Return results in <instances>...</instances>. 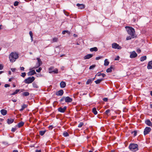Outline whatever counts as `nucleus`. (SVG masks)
<instances>
[{
	"mask_svg": "<svg viewBox=\"0 0 152 152\" xmlns=\"http://www.w3.org/2000/svg\"><path fill=\"white\" fill-rule=\"evenodd\" d=\"M83 123L82 122H80V124L78 125V127L79 128L81 127L83 125Z\"/></svg>",
	"mask_w": 152,
	"mask_h": 152,
	"instance_id": "nucleus-41",
	"label": "nucleus"
},
{
	"mask_svg": "<svg viewBox=\"0 0 152 152\" xmlns=\"http://www.w3.org/2000/svg\"><path fill=\"white\" fill-rule=\"evenodd\" d=\"M147 68L148 69H151L152 68V60L148 62Z\"/></svg>",
	"mask_w": 152,
	"mask_h": 152,
	"instance_id": "nucleus-13",
	"label": "nucleus"
},
{
	"mask_svg": "<svg viewBox=\"0 0 152 152\" xmlns=\"http://www.w3.org/2000/svg\"><path fill=\"white\" fill-rule=\"evenodd\" d=\"M135 36H129L127 37L126 38V40H129L130 39H132V38H134Z\"/></svg>",
	"mask_w": 152,
	"mask_h": 152,
	"instance_id": "nucleus-26",
	"label": "nucleus"
},
{
	"mask_svg": "<svg viewBox=\"0 0 152 152\" xmlns=\"http://www.w3.org/2000/svg\"><path fill=\"white\" fill-rule=\"evenodd\" d=\"M119 57L118 56L115 58V60H119Z\"/></svg>",
	"mask_w": 152,
	"mask_h": 152,
	"instance_id": "nucleus-50",
	"label": "nucleus"
},
{
	"mask_svg": "<svg viewBox=\"0 0 152 152\" xmlns=\"http://www.w3.org/2000/svg\"><path fill=\"white\" fill-rule=\"evenodd\" d=\"M20 70L21 71H24V68L23 67H20Z\"/></svg>",
	"mask_w": 152,
	"mask_h": 152,
	"instance_id": "nucleus-56",
	"label": "nucleus"
},
{
	"mask_svg": "<svg viewBox=\"0 0 152 152\" xmlns=\"http://www.w3.org/2000/svg\"><path fill=\"white\" fill-rule=\"evenodd\" d=\"M126 28L129 34L132 36H134L135 30L133 28L129 26H126Z\"/></svg>",
	"mask_w": 152,
	"mask_h": 152,
	"instance_id": "nucleus-3",
	"label": "nucleus"
},
{
	"mask_svg": "<svg viewBox=\"0 0 152 152\" xmlns=\"http://www.w3.org/2000/svg\"><path fill=\"white\" fill-rule=\"evenodd\" d=\"M64 14L67 16L69 15V13L67 12H66L64 10Z\"/></svg>",
	"mask_w": 152,
	"mask_h": 152,
	"instance_id": "nucleus-46",
	"label": "nucleus"
},
{
	"mask_svg": "<svg viewBox=\"0 0 152 152\" xmlns=\"http://www.w3.org/2000/svg\"><path fill=\"white\" fill-rule=\"evenodd\" d=\"M112 48L115 49H117L120 50L122 48L120 45L115 43H113L112 45Z\"/></svg>",
	"mask_w": 152,
	"mask_h": 152,
	"instance_id": "nucleus-5",
	"label": "nucleus"
},
{
	"mask_svg": "<svg viewBox=\"0 0 152 152\" xmlns=\"http://www.w3.org/2000/svg\"><path fill=\"white\" fill-rule=\"evenodd\" d=\"M96 75L98 76H102L103 77H104L106 75L104 74V73H99V74L98 73V74H97Z\"/></svg>",
	"mask_w": 152,
	"mask_h": 152,
	"instance_id": "nucleus-37",
	"label": "nucleus"
},
{
	"mask_svg": "<svg viewBox=\"0 0 152 152\" xmlns=\"http://www.w3.org/2000/svg\"><path fill=\"white\" fill-rule=\"evenodd\" d=\"M92 81L91 80V78L88 79L86 82V84L87 85H88L90 83H91L92 82Z\"/></svg>",
	"mask_w": 152,
	"mask_h": 152,
	"instance_id": "nucleus-29",
	"label": "nucleus"
},
{
	"mask_svg": "<svg viewBox=\"0 0 152 152\" xmlns=\"http://www.w3.org/2000/svg\"><path fill=\"white\" fill-rule=\"evenodd\" d=\"M112 69H114V68H113V66H111L110 68H108L106 70V72L107 73L111 72L112 71Z\"/></svg>",
	"mask_w": 152,
	"mask_h": 152,
	"instance_id": "nucleus-18",
	"label": "nucleus"
},
{
	"mask_svg": "<svg viewBox=\"0 0 152 152\" xmlns=\"http://www.w3.org/2000/svg\"><path fill=\"white\" fill-rule=\"evenodd\" d=\"M53 73L54 74H57L58 73V69H56L52 71V73Z\"/></svg>",
	"mask_w": 152,
	"mask_h": 152,
	"instance_id": "nucleus-39",
	"label": "nucleus"
},
{
	"mask_svg": "<svg viewBox=\"0 0 152 152\" xmlns=\"http://www.w3.org/2000/svg\"><path fill=\"white\" fill-rule=\"evenodd\" d=\"M129 149L133 152H135L138 150V145L137 144H130L129 146Z\"/></svg>",
	"mask_w": 152,
	"mask_h": 152,
	"instance_id": "nucleus-2",
	"label": "nucleus"
},
{
	"mask_svg": "<svg viewBox=\"0 0 152 152\" xmlns=\"http://www.w3.org/2000/svg\"><path fill=\"white\" fill-rule=\"evenodd\" d=\"M32 85L34 88H38L39 87L34 82L33 83Z\"/></svg>",
	"mask_w": 152,
	"mask_h": 152,
	"instance_id": "nucleus-31",
	"label": "nucleus"
},
{
	"mask_svg": "<svg viewBox=\"0 0 152 152\" xmlns=\"http://www.w3.org/2000/svg\"><path fill=\"white\" fill-rule=\"evenodd\" d=\"M65 101L66 102H70L72 101V99L69 96H67L65 98Z\"/></svg>",
	"mask_w": 152,
	"mask_h": 152,
	"instance_id": "nucleus-10",
	"label": "nucleus"
},
{
	"mask_svg": "<svg viewBox=\"0 0 152 152\" xmlns=\"http://www.w3.org/2000/svg\"><path fill=\"white\" fill-rule=\"evenodd\" d=\"M4 86L5 88H7V87H10V86L9 84H5Z\"/></svg>",
	"mask_w": 152,
	"mask_h": 152,
	"instance_id": "nucleus-52",
	"label": "nucleus"
},
{
	"mask_svg": "<svg viewBox=\"0 0 152 152\" xmlns=\"http://www.w3.org/2000/svg\"><path fill=\"white\" fill-rule=\"evenodd\" d=\"M0 112L2 115H5L7 114V111L6 110L3 109L1 110Z\"/></svg>",
	"mask_w": 152,
	"mask_h": 152,
	"instance_id": "nucleus-14",
	"label": "nucleus"
},
{
	"mask_svg": "<svg viewBox=\"0 0 152 152\" xmlns=\"http://www.w3.org/2000/svg\"><path fill=\"white\" fill-rule=\"evenodd\" d=\"M24 122H20L18 124L17 126L18 128H20L22 126L24 125Z\"/></svg>",
	"mask_w": 152,
	"mask_h": 152,
	"instance_id": "nucleus-23",
	"label": "nucleus"
},
{
	"mask_svg": "<svg viewBox=\"0 0 152 152\" xmlns=\"http://www.w3.org/2000/svg\"><path fill=\"white\" fill-rule=\"evenodd\" d=\"M63 134V135L64 137H67L69 135L68 133L66 132H64Z\"/></svg>",
	"mask_w": 152,
	"mask_h": 152,
	"instance_id": "nucleus-40",
	"label": "nucleus"
},
{
	"mask_svg": "<svg viewBox=\"0 0 152 152\" xmlns=\"http://www.w3.org/2000/svg\"><path fill=\"white\" fill-rule=\"evenodd\" d=\"M137 53H140L141 52V50L140 49H138L137 50Z\"/></svg>",
	"mask_w": 152,
	"mask_h": 152,
	"instance_id": "nucleus-58",
	"label": "nucleus"
},
{
	"mask_svg": "<svg viewBox=\"0 0 152 152\" xmlns=\"http://www.w3.org/2000/svg\"><path fill=\"white\" fill-rule=\"evenodd\" d=\"M29 34L30 37H33V33L31 31H30L29 32Z\"/></svg>",
	"mask_w": 152,
	"mask_h": 152,
	"instance_id": "nucleus-51",
	"label": "nucleus"
},
{
	"mask_svg": "<svg viewBox=\"0 0 152 152\" xmlns=\"http://www.w3.org/2000/svg\"><path fill=\"white\" fill-rule=\"evenodd\" d=\"M93 56V55L92 54H88L84 57V59H89L92 57Z\"/></svg>",
	"mask_w": 152,
	"mask_h": 152,
	"instance_id": "nucleus-9",
	"label": "nucleus"
},
{
	"mask_svg": "<svg viewBox=\"0 0 152 152\" xmlns=\"http://www.w3.org/2000/svg\"><path fill=\"white\" fill-rule=\"evenodd\" d=\"M92 112L95 115H96L97 114V112L96 110V108L95 107H94L93 109Z\"/></svg>",
	"mask_w": 152,
	"mask_h": 152,
	"instance_id": "nucleus-25",
	"label": "nucleus"
},
{
	"mask_svg": "<svg viewBox=\"0 0 152 152\" xmlns=\"http://www.w3.org/2000/svg\"><path fill=\"white\" fill-rule=\"evenodd\" d=\"M26 75V73L25 72H23L21 73V75H20V76L23 77H24Z\"/></svg>",
	"mask_w": 152,
	"mask_h": 152,
	"instance_id": "nucleus-43",
	"label": "nucleus"
},
{
	"mask_svg": "<svg viewBox=\"0 0 152 152\" xmlns=\"http://www.w3.org/2000/svg\"><path fill=\"white\" fill-rule=\"evenodd\" d=\"M42 69V68L41 67H39L38 69H36V71L37 72H39Z\"/></svg>",
	"mask_w": 152,
	"mask_h": 152,
	"instance_id": "nucleus-42",
	"label": "nucleus"
},
{
	"mask_svg": "<svg viewBox=\"0 0 152 152\" xmlns=\"http://www.w3.org/2000/svg\"><path fill=\"white\" fill-rule=\"evenodd\" d=\"M102 57L101 56H99V57H96V60H99V59H100Z\"/></svg>",
	"mask_w": 152,
	"mask_h": 152,
	"instance_id": "nucleus-53",
	"label": "nucleus"
},
{
	"mask_svg": "<svg viewBox=\"0 0 152 152\" xmlns=\"http://www.w3.org/2000/svg\"><path fill=\"white\" fill-rule=\"evenodd\" d=\"M66 33H67L68 35H69L70 34V32L68 30H64L62 32V34H64Z\"/></svg>",
	"mask_w": 152,
	"mask_h": 152,
	"instance_id": "nucleus-28",
	"label": "nucleus"
},
{
	"mask_svg": "<svg viewBox=\"0 0 152 152\" xmlns=\"http://www.w3.org/2000/svg\"><path fill=\"white\" fill-rule=\"evenodd\" d=\"M18 3H19V2L18 1H15V2L14 4V5L15 6H17L18 5Z\"/></svg>",
	"mask_w": 152,
	"mask_h": 152,
	"instance_id": "nucleus-44",
	"label": "nucleus"
},
{
	"mask_svg": "<svg viewBox=\"0 0 152 152\" xmlns=\"http://www.w3.org/2000/svg\"><path fill=\"white\" fill-rule=\"evenodd\" d=\"M145 123L149 126H152V123L149 120H147L145 121Z\"/></svg>",
	"mask_w": 152,
	"mask_h": 152,
	"instance_id": "nucleus-15",
	"label": "nucleus"
},
{
	"mask_svg": "<svg viewBox=\"0 0 152 152\" xmlns=\"http://www.w3.org/2000/svg\"><path fill=\"white\" fill-rule=\"evenodd\" d=\"M11 70L12 72H15L16 70L15 68H11Z\"/></svg>",
	"mask_w": 152,
	"mask_h": 152,
	"instance_id": "nucleus-57",
	"label": "nucleus"
},
{
	"mask_svg": "<svg viewBox=\"0 0 152 152\" xmlns=\"http://www.w3.org/2000/svg\"><path fill=\"white\" fill-rule=\"evenodd\" d=\"M147 58V57L146 56H144L142 57H141L140 59V61H144V60H146Z\"/></svg>",
	"mask_w": 152,
	"mask_h": 152,
	"instance_id": "nucleus-24",
	"label": "nucleus"
},
{
	"mask_svg": "<svg viewBox=\"0 0 152 152\" xmlns=\"http://www.w3.org/2000/svg\"><path fill=\"white\" fill-rule=\"evenodd\" d=\"M16 130V128H12V129L11 131L12 132H14Z\"/></svg>",
	"mask_w": 152,
	"mask_h": 152,
	"instance_id": "nucleus-47",
	"label": "nucleus"
},
{
	"mask_svg": "<svg viewBox=\"0 0 152 152\" xmlns=\"http://www.w3.org/2000/svg\"><path fill=\"white\" fill-rule=\"evenodd\" d=\"M96 66L95 65H91L90 66L89 69H93V68H94Z\"/></svg>",
	"mask_w": 152,
	"mask_h": 152,
	"instance_id": "nucleus-45",
	"label": "nucleus"
},
{
	"mask_svg": "<svg viewBox=\"0 0 152 152\" xmlns=\"http://www.w3.org/2000/svg\"><path fill=\"white\" fill-rule=\"evenodd\" d=\"M67 107L66 106L59 107L58 108V110L62 113H64L66 110Z\"/></svg>",
	"mask_w": 152,
	"mask_h": 152,
	"instance_id": "nucleus-6",
	"label": "nucleus"
},
{
	"mask_svg": "<svg viewBox=\"0 0 152 152\" xmlns=\"http://www.w3.org/2000/svg\"><path fill=\"white\" fill-rule=\"evenodd\" d=\"M58 40V38L54 37L53 39L52 42H57Z\"/></svg>",
	"mask_w": 152,
	"mask_h": 152,
	"instance_id": "nucleus-32",
	"label": "nucleus"
},
{
	"mask_svg": "<svg viewBox=\"0 0 152 152\" xmlns=\"http://www.w3.org/2000/svg\"><path fill=\"white\" fill-rule=\"evenodd\" d=\"M66 83L64 81L61 82L60 83V87L62 88H64L66 86Z\"/></svg>",
	"mask_w": 152,
	"mask_h": 152,
	"instance_id": "nucleus-16",
	"label": "nucleus"
},
{
	"mask_svg": "<svg viewBox=\"0 0 152 152\" xmlns=\"http://www.w3.org/2000/svg\"><path fill=\"white\" fill-rule=\"evenodd\" d=\"M46 132V130L44 131H40L39 132V134L41 136L43 135Z\"/></svg>",
	"mask_w": 152,
	"mask_h": 152,
	"instance_id": "nucleus-35",
	"label": "nucleus"
},
{
	"mask_svg": "<svg viewBox=\"0 0 152 152\" xmlns=\"http://www.w3.org/2000/svg\"><path fill=\"white\" fill-rule=\"evenodd\" d=\"M151 129L150 127H146L145 129L144 132V134L146 135L147 134H148L149 132L151 131Z\"/></svg>",
	"mask_w": 152,
	"mask_h": 152,
	"instance_id": "nucleus-7",
	"label": "nucleus"
},
{
	"mask_svg": "<svg viewBox=\"0 0 152 152\" xmlns=\"http://www.w3.org/2000/svg\"><path fill=\"white\" fill-rule=\"evenodd\" d=\"M41 65L37 63L35 66L33 68V69H36L39 67Z\"/></svg>",
	"mask_w": 152,
	"mask_h": 152,
	"instance_id": "nucleus-36",
	"label": "nucleus"
},
{
	"mask_svg": "<svg viewBox=\"0 0 152 152\" xmlns=\"http://www.w3.org/2000/svg\"><path fill=\"white\" fill-rule=\"evenodd\" d=\"M53 128V127L52 125L48 127V128H49V129H52Z\"/></svg>",
	"mask_w": 152,
	"mask_h": 152,
	"instance_id": "nucleus-54",
	"label": "nucleus"
},
{
	"mask_svg": "<svg viewBox=\"0 0 152 152\" xmlns=\"http://www.w3.org/2000/svg\"><path fill=\"white\" fill-rule=\"evenodd\" d=\"M109 62L107 61V59L105 60L104 64V65L105 66H108L109 65Z\"/></svg>",
	"mask_w": 152,
	"mask_h": 152,
	"instance_id": "nucleus-27",
	"label": "nucleus"
},
{
	"mask_svg": "<svg viewBox=\"0 0 152 152\" xmlns=\"http://www.w3.org/2000/svg\"><path fill=\"white\" fill-rule=\"evenodd\" d=\"M104 79H99L95 81V82L96 84L99 83L101 81L104 80Z\"/></svg>",
	"mask_w": 152,
	"mask_h": 152,
	"instance_id": "nucleus-21",
	"label": "nucleus"
},
{
	"mask_svg": "<svg viewBox=\"0 0 152 152\" xmlns=\"http://www.w3.org/2000/svg\"><path fill=\"white\" fill-rule=\"evenodd\" d=\"M36 152H41V151L40 150H36Z\"/></svg>",
	"mask_w": 152,
	"mask_h": 152,
	"instance_id": "nucleus-60",
	"label": "nucleus"
},
{
	"mask_svg": "<svg viewBox=\"0 0 152 152\" xmlns=\"http://www.w3.org/2000/svg\"><path fill=\"white\" fill-rule=\"evenodd\" d=\"M29 95V93L28 92H23V95L25 96H28Z\"/></svg>",
	"mask_w": 152,
	"mask_h": 152,
	"instance_id": "nucleus-34",
	"label": "nucleus"
},
{
	"mask_svg": "<svg viewBox=\"0 0 152 152\" xmlns=\"http://www.w3.org/2000/svg\"><path fill=\"white\" fill-rule=\"evenodd\" d=\"M4 120V119L2 118H0V122Z\"/></svg>",
	"mask_w": 152,
	"mask_h": 152,
	"instance_id": "nucleus-62",
	"label": "nucleus"
},
{
	"mask_svg": "<svg viewBox=\"0 0 152 152\" xmlns=\"http://www.w3.org/2000/svg\"><path fill=\"white\" fill-rule=\"evenodd\" d=\"M53 67H51L49 68L48 69L49 71V73H52V71H53Z\"/></svg>",
	"mask_w": 152,
	"mask_h": 152,
	"instance_id": "nucleus-38",
	"label": "nucleus"
},
{
	"mask_svg": "<svg viewBox=\"0 0 152 152\" xmlns=\"http://www.w3.org/2000/svg\"><path fill=\"white\" fill-rule=\"evenodd\" d=\"M35 80V77L32 76L31 77H28L27 78L25 79L24 82L25 83L27 84H29L32 83Z\"/></svg>",
	"mask_w": 152,
	"mask_h": 152,
	"instance_id": "nucleus-4",
	"label": "nucleus"
},
{
	"mask_svg": "<svg viewBox=\"0 0 152 152\" xmlns=\"http://www.w3.org/2000/svg\"><path fill=\"white\" fill-rule=\"evenodd\" d=\"M20 91V92H22L23 91H22L21 90H20V89H17L12 93L11 94V95H15L17 94L18 92H19Z\"/></svg>",
	"mask_w": 152,
	"mask_h": 152,
	"instance_id": "nucleus-20",
	"label": "nucleus"
},
{
	"mask_svg": "<svg viewBox=\"0 0 152 152\" xmlns=\"http://www.w3.org/2000/svg\"><path fill=\"white\" fill-rule=\"evenodd\" d=\"M150 94L151 96H152V91H150Z\"/></svg>",
	"mask_w": 152,
	"mask_h": 152,
	"instance_id": "nucleus-63",
	"label": "nucleus"
},
{
	"mask_svg": "<svg viewBox=\"0 0 152 152\" xmlns=\"http://www.w3.org/2000/svg\"><path fill=\"white\" fill-rule=\"evenodd\" d=\"M14 121V119L8 118L7 120V123L8 124H10L12 123Z\"/></svg>",
	"mask_w": 152,
	"mask_h": 152,
	"instance_id": "nucleus-19",
	"label": "nucleus"
},
{
	"mask_svg": "<svg viewBox=\"0 0 152 152\" xmlns=\"http://www.w3.org/2000/svg\"><path fill=\"white\" fill-rule=\"evenodd\" d=\"M64 93V91L62 90H61L56 92V95L57 96H62Z\"/></svg>",
	"mask_w": 152,
	"mask_h": 152,
	"instance_id": "nucleus-11",
	"label": "nucleus"
},
{
	"mask_svg": "<svg viewBox=\"0 0 152 152\" xmlns=\"http://www.w3.org/2000/svg\"><path fill=\"white\" fill-rule=\"evenodd\" d=\"M137 54L135 51L130 52V58H134L137 56Z\"/></svg>",
	"mask_w": 152,
	"mask_h": 152,
	"instance_id": "nucleus-8",
	"label": "nucleus"
},
{
	"mask_svg": "<svg viewBox=\"0 0 152 152\" xmlns=\"http://www.w3.org/2000/svg\"><path fill=\"white\" fill-rule=\"evenodd\" d=\"M9 58L10 61L13 62L15 61L16 59L18 58V54L16 53H11L10 54Z\"/></svg>",
	"mask_w": 152,
	"mask_h": 152,
	"instance_id": "nucleus-1",
	"label": "nucleus"
},
{
	"mask_svg": "<svg viewBox=\"0 0 152 152\" xmlns=\"http://www.w3.org/2000/svg\"><path fill=\"white\" fill-rule=\"evenodd\" d=\"M65 97H62L60 100L61 101H62L64 100H65Z\"/></svg>",
	"mask_w": 152,
	"mask_h": 152,
	"instance_id": "nucleus-59",
	"label": "nucleus"
},
{
	"mask_svg": "<svg viewBox=\"0 0 152 152\" xmlns=\"http://www.w3.org/2000/svg\"><path fill=\"white\" fill-rule=\"evenodd\" d=\"M27 105H22V108L20 109L19 110L20 111H23L25 108L27 107Z\"/></svg>",
	"mask_w": 152,
	"mask_h": 152,
	"instance_id": "nucleus-30",
	"label": "nucleus"
},
{
	"mask_svg": "<svg viewBox=\"0 0 152 152\" xmlns=\"http://www.w3.org/2000/svg\"><path fill=\"white\" fill-rule=\"evenodd\" d=\"M77 6L79 7V8L80 9H83L84 8V5L83 4H77L76 5Z\"/></svg>",
	"mask_w": 152,
	"mask_h": 152,
	"instance_id": "nucleus-17",
	"label": "nucleus"
},
{
	"mask_svg": "<svg viewBox=\"0 0 152 152\" xmlns=\"http://www.w3.org/2000/svg\"><path fill=\"white\" fill-rule=\"evenodd\" d=\"M36 74V72L35 70H33L29 71L28 73V76H31L34 75Z\"/></svg>",
	"mask_w": 152,
	"mask_h": 152,
	"instance_id": "nucleus-12",
	"label": "nucleus"
},
{
	"mask_svg": "<svg viewBox=\"0 0 152 152\" xmlns=\"http://www.w3.org/2000/svg\"><path fill=\"white\" fill-rule=\"evenodd\" d=\"M37 62L38 64L41 65L42 64V61H41V59L39 58H37Z\"/></svg>",
	"mask_w": 152,
	"mask_h": 152,
	"instance_id": "nucleus-33",
	"label": "nucleus"
},
{
	"mask_svg": "<svg viewBox=\"0 0 152 152\" xmlns=\"http://www.w3.org/2000/svg\"><path fill=\"white\" fill-rule=\"evenodd\" d=\"M108 98H104L103 99V100L104 102H107L108 100Z\"/></svg>",
	"mask_w": 152,
	"mask_h": 152,
	"instance_id": "nucleus-49",
	"label": "nucleus"
},
{
	"mask_svg": "<svg viewBox=\"0 0 152 152\" xmlns=\"http://www.w3.org/2000/svg\"><path fill=\"white\" fill-rule=\"evenodd\" d=\"M13 152H18L17 150H14Z\"/></svg>",
	"mask_w": 152,
	"mask_h": 152,
	"instance_id": "nucleus-64",
	"label": "nucleus"
},
{
	"mask_svg": "<svg viewBox=\"0 0 152 152\" xmlns=\"http://www.w3.org/2000/svg\"><path fill=\"white\" fill-rule=\"evenodd\" d=\"M3 66L2 64H0V70H2L3 69Z\"/></svg>",
	"mask_w": 152,
	"mask_h": 152,
	"instance_id": "nucleus-55",
	"label": "nucleus"
},
{
	"mask_svg": "<svg viewBox=\"0 0 152 152\" xmlns=\"http://www.w3.org/2000/svg\"><path fill=\"white\" fill-rule=\"evenodd\" d=\"M90 50L91 52H93L94 51H97L98 50V49L96 47H94L93 48H91L90 49Z\"/></svg>",
	"mask_w": 152,
	"mask_h": 152,
	"instance_id": "nucleus-22",
	"label": "nucleus"
},
{
	"mask_svg": "<svg viewBox=\"0 0 152 152\" xmlns=\"http://www.w3.org/2000/svg\"><path fill=\"white\" fill-rule=\"evenodd\" d=\"M31 41H32L33 40V37H31Z\"/></svg>",
	"mask_w": 152,
	"mask_h": 152,
	"instance_id": "nucleus-61",
	"label": "nucleus"
},
{
	"mask_svg": "<svg viewBox=\"0 0 152 152\" xmlns=\"http://www.w3.org/2000/svg\"><path fill=\"white\" fill-rule=\"evenodd\" d=\"M110 110L109 109H108L106 110L105 111V113L106 114H108L110 112Z\"/></svg>",
	"mask_w": 152,
	"mask_h": 152,
	"instance_id": "nucleus-48",
	"label": "nucleus"
}]
</instances>
